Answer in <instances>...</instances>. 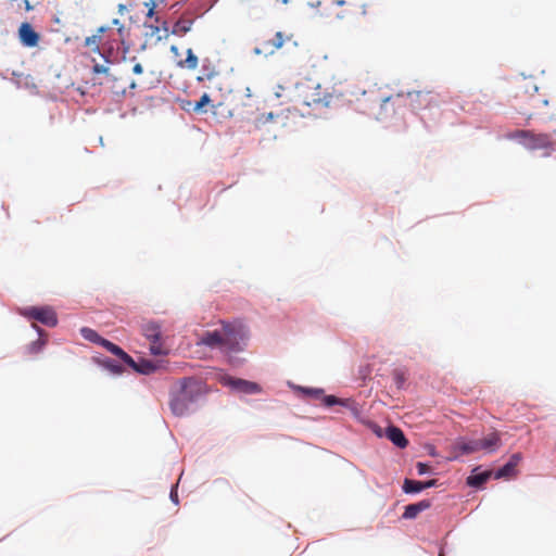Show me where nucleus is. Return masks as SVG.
Masks as SVG:
<instances>
[{
	"label": "nucleus",
	"mask_w": 556,
	"mask_h": 556,
	"mask_svg": "<svg viewBox=\"0 0 556 556\" xmlns=\"http://www.w3.org/2000/svg\"><path fill=\"white\" fill-rule=\"evenodd\" d=\"M437 485V480L432 479L429 481H416L410 479H405L403 484V490L406 493H417L421 492L425 489L432 488Z\"/></svg>",
	"instance_id": "16"
},
{
	"label": "nucleus",
	"mask_w": 556,
	"mask_h": 556,
	"mask_svg": "<svg viewBox=\"0 0 556 556\" xmlns=\"http://www.w3.org/2000/svg\"><path fill=\"white\" fill-rule=\"evenodd\" d=\"M25 8H26L27 11L33 9V7L30 5L28 0H25Z\"/></svg>",
	"instance_id": "44"
},
{
	"label": "nucleus",
	"mask_w": 556,
	"mask_h": 556,
	"mask_svg": "<svg viewBox=\"0 0 556 556\" xmlns=\"http://www.w3.org/2000/svg\"><path fill=\"white\" fill-rule=\"evenodd\" d=\"M222 383L225 386L231 387L233 390H237L242 393L253 394L261 392V388L257 383L251 382L243 379H235L229 376H223L220 379Z\"/></svg>",
	"instance_id": "8"
},
{
	"label": "nucleus",
	"mask_w": 556,
	"mask_h": 556,
	"mask_svg": "<svg viewBox=\"0 0 556 556\" xmlns=\"http://www.w3.org/2000/svg\"><path fill=\"white\" fill-rule=\"evenodd\" d=\"M170 52H173L175 55H178L179 54V49L177 46H172L170 47Z\"/></svg>",
	"instance_id": "41"
},
{
	"label": "nucleus",
	"mask_w": 556,
	"mask_h": 556,
	"mask_svg": "<svg viewBox=\"0 0 556 556\" xmlns=\"http://www.w3.org/2000/svg\"><path fill=\"white\" fill-rule=\"evenodd\" d=\"M152 1L153 0H150L149 2H146L144 5L148 7L149 9L152 8Z\"/></svg>",
	"instance_id": "49"
},
{
	"label": "nucleus",
	"mask_w": 556,
	"mask_h": 556,
	"mask_svg": "<svg viewBox=\"0 0 556 556\" xmlns=\"http://www.w3.org/2000/svg\"><path fill=\"white\" fill-rule=\"evenodd\" d=\"M143 72V67L140 63H136L132 67V73L136 75H140Z\"/></svg>",
	"instance_id": "38"
},
{
	"label": "nucleus",
	"mask_w": 556,
	"mask_h": 556,
	"mask_svg": "<svg viewBox=\"0 0 556 556\" xmlns=\"http://www.w3.org/2000/svg\"><path fill=\"white\" fill-rule=\"evenodd\" d=\"M144 26L149 27L151 29V33L152 35L159 33L161 30V27L157 26V25H148V24H144Z\"/></svg>",
	"instance_id": "40"
},
{
	"label": "nucleus",
	"mask_w": 556,
	"mask_h": 556,
	"mask_svg": "<svg viewBox=\"0 0 556 556\" xmlns=\"http://www.w3.org/2000/svg\"><path fill=\"white\" fill-rule=\"evenodd\" d=\"M215 76V72L210 66V60L205 59L202 64V75L198 77L199 81H202L204 79H212Z\"/></svg>",
	"instance_id": "26"
},
{
	"label": "nucleus",
	"mask_w": 556,
	"mask_h": 556,
	"mask_svg": "<svg viewBox=\"0 0 556 556\" xmlns=\"http://www.w3.org/2000/svg\"><path fill=\"white\" fill-rule=\"evenodd\" d=\"M253 52H254V54H256V55L262 54V50H261L258 47H255V48L253 49Z\"/></svg>",
	"instance_id": "45"
},
{
	"label": "nucleus",
	"mask_w": 556,
	"mask_h": 556,
	"mask_svg": "<svg viewBox=\"0 0 556 556\" xmlns=\"http://www.w3.org/2000/svg\"><path fill=\"white\" fill-rule=\"evenodd\" d=\"M307 397L314 400H320L325 406H332L340 401L333 395H325L321 389H309V388H301L300 389Z\"/></svg>",
	"instance_id": "13"
},
{
	"label": "nucleus",
	"mask_w": 556,
	"mask_h": 556,
	"mask_svg": "<svg viewBox=\"0 0 556 556\" xmlns=\"http://www.w3.org/2000/svg\"><path fill=\"white\" fill-rule=\"evenodd\" d=\"M103 47L106 48L108 50L116 53V56H118V54H119V37L108 40L106 42L103 43Z\"/></svg>",
	"instance_id": "30"
},
{
	"label": "nucleus",
	"mask_w": 556,
	"mask_h": 556,
	"mask_svg": "<svg viewBox=\"0 0 556 556\" xmlns=\"http://www.w3.org/2000/svg\"><path fill=\"white\" fill-rule=\"evenodd\" d=\"M516 99L528 101L530 109L536 110L547 105L548 101L539 93V87L532 77H521L515 84Z\"/></svg>",
	"instance_id": "2"
},
{
	"label": "nucleus",
	"mask_w": 556,
	"mask_h": 556,
	"mask_svg": "<svg viewBox=\"0 0 556 556\" xmlns=\"http://www.w3.org/2000/svg\"><path fill=\"white\" fill-rule=\"evenodd\" d=\"M416 468L419 475H425L430 470V466L425 463H417Z\"/></svg>",
	"instance_id": "35"
},
{
	"label": "nucleus",
	"mask_w": 556,
	"mask_h": 556,
	"mask_svg": "<svg viewBox=\"0 0 556 556\" xmlns=\"http://www.w3.org/2000/svg\"><path fill=\"white\" fill-rule=\"evenodd\" d=\"M192 24H193V21L192 20H185V18H180L178 20L177 22H175V24L173 25V28L170 30V33L173 35H177V36H184L186 35L188 31H190L191 27H192Z\"/></svg>",
	"instance_id": "21"
},
{
	"label": "nucleus",
	"mask_w": 556,
	"mask_h": 556,
	"mask_svg": "<svg viewBox=\"0 0 556 556\" xmlns=\"http://www.w3.org/2000/svg\"><path fill=\"white\" fill-rule=\"evenodd\" d=\"M118 9H119V12H122V11L126 10V5L119 4Z\"/></svg>",
	"instance_id": "50"
},
{
	"label": "nucleus",
	"mask_w": 556,
	"mask_h": 556,
	"mask_svg": "<svg viewBox=\"0 0 556 556\" xmlns=\"http://www.w3.org/2000/svg\"><path fill=\"white\" fill-rule=\"evenodd\" d=\"M106 29H108L106 27H103V26H102V27H100V28L98 29V33H99L98 35L103 34L104 31H106Z\"/></svg>",
	"instance_id": "46"
},
{
	"label": "nucleus",
	"mask_w": 556,
	"mask_h": 556,
	"mask_svg": "<svg viewBox=\"0 0 556 556\" xmlns=\"http://www.w3.org/2000/svg\"><path fill=\"white\" fill-rule=\"evenodd\" d=\"M440 556H443L442 554Z\"/></svg>",
	"instance_id": "53"
},
{
	"label": "nucleus",
	"mask_w": 556,
	"mask_h": 556,
	"mask_svg": "<svg viewBox=\"0 0 556 556\" xmlns=\"http://www.w3.org/2000/svg\"><path fill=\"white\" fill-rule=\"evenodd\" d=\"M80 333L86 340L97 343V344H100V345H101V341L104 340V338L100 337L97 331H94L93 329L88 328V327H83L80 329Z\"/></svg>",
	"instance_id": "23"
},
{
	"label": "nucleus",
	"mask_w": 556,
	"mask_h": 556,
	"mask_svg": "<svg viewBox=\"0 0 556 556\" xmlns=\"http://www.w3.org/2000/svg\"><path fill=\"white\" fill-rule=\"evenodd\" d=\"M402 97H403L402 93H397L396 96H390V97H386V98H377V97H375L374 92H370V93L364 92L363 99L357 100L356 109L362 111L363 113L369 114L371 112V110L374 109V106H376V105L382 106L383 104L388 103L389 101H392L394 99H400Z\"/></svg>",
	"instance_id": "6"
},
{
	"label": "nucleus",
	"mask_w": 556,
	"mask_h": 556,
	"mask_svg": "<svg viewBox=\"0 0 556 556\" xmlns=\"http://www.w3.org/2000/svg\"><path fill=\"white\" fill-rule=\"evenodd\" d=\"M130 46L126 42L124 35L119 37V54L115 58L116 62H123L126 60L127 53L129 52Z\"/></svg>",
	"instance_id": "27"
},
{
	"label": "nucleus",
	"mask_w": 556,
	"mask_h": 556,
	"mask_svg": "<svg viewBox=\"0 0 556 556\" xmlns=\"http://www.w3.org/2000/svg\"><path fill=\"white\" fill-rule=\"evenodd\" d=\"M178 66L194 70L198 66V56L193 53L192 49L187 50V56L184 61L178 62Z\"/></svg>",
	"instance_id": "22"
},
{
	"label": "nucleus",
	"mask_w": 556,
	"mask_h": 556,
	"mask_svg": "<svg viewBox=\"0 0 556 556\" xmlns=\"http://www.w3.org/2000/svg\"><path fill=\"white\" fill-rule=\"evenodd\" d=\"M92 72L94 74H106L109 72V67L102 64H94L92 67Z\"/></svg>",
	"instance_id": "33"
},
{
	"label": "nucleus",
	"mask_w": 556,
	"mask_h": 556,
	"mask_svg": "<svg viewBox=\"0 0 556 556\" xmlns=\"http://www.w3.org/2000/svg\"><path fill=\"white\" fill-rule=\"evenodd\" d=\"M406 99L408 101V106L413 111H420L438 105L435 94L428 90L408 91L406 93Z\"/></svg>",
	"instance_id": "4"
},
{
	"label": "nucleus",
	"mask_w": 556,
	"mask_h": 556,
	"mask_svg": "<svg viewBox=\"0 0 556 556\" xmlns=\"http://www.w3.org/2000/svg\"><path fill=\"white\" fill-rule=\"evenodd\" d=\"M369 427H370V429L372 430V432H374L377 437H379V438L383 437V430H382V428H381V427H379L377 424L370 422V424H369Z\"/></svg>",
	"instance_id": "36"
},
{
	"label": "nucleus",
	"mask_w": 556,
	"mask_h": 556,
	"mask_svg": "<svg viewBox=\"0 0 556 556\" xmlns=\"http://www.w3.org/2000/svg\"><path fill=\"white\" fill-rule=\"evenodd\" d=\"M265 45H270L274 47V49L269 52V54H273L275 52L276 49H280L283 45V37H282V33L281 31H277L275 34V37L274 39L265 42Z\"/></svg>",
	"instance_id": "28"
},
{
	"label": "nucleus",
	"mask_w": 556,
	"mask_h": 556,
	"mask_svg": "<svg viewBox=\"0 0 556 556\" xmlns=\"http://www.w3.org/2000/svg\"><path fill=\"white\" fill-rule=\"evenodd\" d=\"M522 456L520 453L513 454L507 464H505L502 468H500L495 475V479L506 478L515 476L516 467L520 463Z\"/></svg>",
	"instance_id": "14"
},
{
	"label": "nucleus",
	"mask_w": 556,
	"mask_h": 556,
	"mask_svg": "<svg viewBox=\"0 0 556 556\" xmlns=\"http://www.w3.org/2000/svg\"><path fill=\"white\" fill-rule=\"evenodd\" d=\"M101 345L104 349H106L110 353L119 357L128 366L136 367L135 361L126 352H124L118 345L114 344L113 342H111L106 339L101 341Z\"/></svg>",
	"instance_id": "15"
},
{
	"label": "nucleus",
	"mask_w": 556,
	"mask_h": 556,
	"mask_svg": "<svg viewBox=\"0 0 556 556\" xmlns=\"http://www.w3.org/2000/svg\"><path fill=\"white\" fill-rule=\"evenodd\" d=\"M170 497H172V500H173L174 502H176V503L178 502V497H177V492H176V491H173V490H172V492H170Z\"/></svg>",
	"instance_id": "42"
},
{
	"label": "nucleus",
	"mask_w": 556,
	"mask_h": 556,
	"mask_svg": "<svg viewBox=\"0 0 556 556\" xmlns=\"http://www.w3.org/2000/svg\"><path fill=\"white\" fill-rule=\"evenodd\" d=\"M38 331H39L40 338H38L36 341L31 342L27 346V351H28L29 354H37V353H39L41 351V349L46 344V340L41 338L42 331L40 329H38Z\"/></svg>",
	"instance_id": "25"
},
{
	"label": "nucleus",
	"mask_w": 556,
	"mask_h": 556,
	"mask_svg": "<svg viewBox=\"0 0 556 556\" xmlns=\"http://www.w3.org/2000/svg\"><path fill=\"white\" fill-rule=\"evenodd\" d=\"M282 2H283V3H287V2H288V0H282Z\"/></svg>",
	"instance_id": "52"
},
{
	"label": "nucleus",
	"mask_w": 556,
	"mask_h": 556,
	"mask_svg": "<svg viewBox=\"0 0 556 556\" xmlns=\"http://www.w3.org/2000/svg\"><path fill=\"white\" fill-rule=\"evenodd\" d=\"M18 36L21 43L27 48H34L39 42V34L27 22L21 24L18 28Z\"/></svg>",
	"instance_id": "9"
},
{
	"label": "nucleus",
	"mask_w": 556,
	"mask_h": 556,
	"mask_svg": "<svg viewBox=\"0 0 556 556\" xmlns=\"http://www.w3.org/2000/svg\"><path fill=\"white\" fill-rule=\"evenodd\" d=\"M129 88H130V89H136V88H137V84H136V81H134V80H132V81L130 83V85H129Z\"/></svg>",
	"instance_id": "48"
},
{
	"label": "nucleus",
	"mask_w": 556,
	"mask_h": 556,
	"mask_svg": "<svg viewBox=\"0 0 556 556\" xmlns=\"http://www.w3.org/2000/svg\"><path fill=\"white\" fill-rule=\"evenodd\" d=\"M143 334L144 337L151 342V352L154 355H162L165 354L166 351L160 343L161 339V328L155 323H148L143 326Z\"/></svg>",
	"instance_id": "7"
},
{
	"label": "nucleus",
	"mask_w": 556,
	"mask_h": 556,
	"mask_svg": "<svg viewBox=\"0 0 556 556\" xmlns=\"http://www.w3.org/2000/svg\"><path fill=\"white\" fill-rule=\"evenodd\" d=\"M431 506V502L429 500H422L415 504H409L405 507V510L403 513V518L405 519H414L416 518L421 511L428 509Z\"/></svg>",
	"instance_id": "17"
},
{
	"label": "nucleus",
	"mask_w": 556,
	"mask_h": 556,
	"mask_svg": "<svg viewBox=\"0 0 556 556\" xmlns=\"http://www.w3.org/2000/svg\"><path fill=\"white\" fill-rule=\"evenodd\" d=\"M160 27H161V29L165 30L166 33L168 31V23L166 21H164L162 23V26H160Z\"/></svg>",
	"instance_id": "43"
},
{
	"label": "nucleus",
	"mask_w": 556,
	"mask_h": 556,
	"mask_svg": "<svg viewBox=\"0 0 556 556\" xmlns=\"http://www.w3.org/2000/svg\"><path fill=\"white\" fill-rule=\"evenodd\" d=\"M314 102L319 103L321 102V99H314Z\"/></svg>",
	"instance_id": "51"
},
{
	"label": "nucleus",
	"mask_w": 556,
	"mask_h": 556,
	"mask_svg": "<svg viewBox=\"0 0 556 556\" xmlns=\"http://www.w3.org/2000/svg\"><path fill=\"white\" fill-rule=\"evenodd\" d=\"M211 102V98L207 93H203L201 98L194 103L193 111L202 112L203 108Z\"/></svg>",
	"instance_id": "29"
},
{
	"label": "nucleus",
	"mask_w": 556,
	"mask_h": 556,
	"mask_svg": "<svg viewBox=\"0 0 556 556\" xmlns=\"http://www.w3.org/2000/svg\"><path fill=\"white\" fill-rule=\"evenodd\" d=\"M24 315L48 327H54L58 324L56 314L51 307H29L25 309Z\"/></svg>",
	"instance_id": "5"
},
{
	"label": "nucleus",
	"mask_w": 556,
	"mask_h": 556,
	"mask_svg": "<svg viewBox=\"0 0 556 556\" xmlns=\"http://www.w3.org/2000/svg\"><path fill=\"white\" fill-rule=\"evenodd\" d=\"M94 51H97L100 56L104 60L105 63L108 64H113V63H117L115 58H116V53L108 50L106 48H104L102 46V48H100L99 46H97V48L94 49Z\"/></svg>",
	"instance_id": "24"
},
{
	"label": "nucleus",
	"mask_w": 556,
	"mask_h": 556,
	"mask_svg": "<svg viewBox=\"0 0 556 556\" xmlns=\"http://www.w3.org/2000/svg\"><path fill=\"white\" fill-rule=\"evenodd\" d=\"M205 393L202 381L194 378L180 380L177 390L170 394L169 408L175 416H184L192 403Z\"/></svg>",
	"instance_id": "1"
},
{
	"label": "nucleus",
	"mask_w": 556,
	"mask_h": 556,
	"mask_svg": "<svg viewBox=\"0 0 556 556\" xmlns=\"http://www.w3.org/2000/svg\"><path fill=\"white\" fill-rule=\"evenodd\" d=\"M113 25L117 26V34L119 37L124 35V25L119 22L118 18L113 20Z\"/></svg>",
	"instance_id": "37"
},
{
	"label": "nucleus",
	"mask_w": 556,
	"mask_h": 556,
	"mask_svg": "<svg viewBox=\"0 0 556 556\" xmlns=\"http://www.w3.org/2000/svg\"><path fill=\"white\" fill-rule=\"evenodd\" d=\"M100 41H101L100 35H92V36L86 38L85 43H86V46H91V45L99 43Z\"/></svg>",
	"instance_id": "34"
},
{
	"label": "nucleus",
	"mask_w": 556,
	"mask_h": 556,
	"mask_svg": "<svg viewBox=\"0 0 556 556\" xmlns=\"http://www.w3.org/2000/svg\"><path fill=\"white\" fill-rule=\"evenodd\" d=\"M455 452L460 455H467L479 452L478 440L464 441L458 440L454 445Z\"/></svg>",
	"instance_id": "19"
},
{
	"label": "nucleus",
	"mask_w": 556,
	"mask_h": 556,
	"mask_svg": "<svg viewBox=\"0 0 556 556\" xmlns=\"http://www.w3.org/2000/svg\"><path fill=\"white\" fill-rule=\"evenodd\" d=\"M333 3H336L337 5H343L345 3V1L344 0H337Z\"/></svg>",
	"instance_id": "47"
},
{
	"label": "nucleus",
	"mask_w": 556,
	"mask_h": 556,
	"mask_svg": "<svg viewBox=\"0 0 556 556\" xmlns=\"http://www.w3.org/2000/svg\"><path fill=\"white\" fill-rule=\"evenodd\" d=\"M135 370L141 372V374H150L154 371L155 366L150 362H144L140 367L136 364V367H132Z\"/></svg>",
	"instance_id": "31"
},
{
	"label": "nucleus",
	"mask_w": 556,
	"mask_h": 556,
	"mask_svg": "<svg viewBox=\"0 0 556 556\" xmlns=\"http://www.w3.org/2000/svg\"><path fill=\"white\" fill-rule=\"evenodd\" d=\"M103 366L105 368H108L110 371L114 372V374H119L122 372V366L121 365H117L115 364L114 362H112L111 359H105L103 362Z\"/></svg>",
	"instance_id": "32"
},
{
	"label": "nucleus",
	"mask_w": 556,
	"mask_h": 556,
	"mask_svg": "<svg viewBox=\"0 0 556 556\" xmlns=\"http://www.w3.org/2000/svg\"><path fill=\"white\" fill-rule=\"evenodd\" d=\"M386 435L394 445H396L401 448L406 447L408 444V441L404 437L403 431L397 427H394V426L388 427L387 431H386Z\"/></svg>",
	"instance_id": "18"
},
{
	"label": "nucleus",
	"mask_w": 556,
	"mask_h": 556,
	"mask_svg": "<svg viewBox=\"0 0 556 556\" xmlns=\"http://www.w3.org/2000/svg\"><path fill=\"white\" fill-rule=\"evenodd\" d=\"M479 451H484L488 454L496 452L502 446V438L498 431H493L482 439H477Z\"/></svg>",
	"instance_id": "10"
},
{
	"label": "nucleus",
	"mask_w": 556,
	"mask_h": 556,
	"mask_svg": "<svg viewBox=\"0 0 556 556\" xmlns=\"http://www.w3.org/2000/svg\"><path fill=\"white\" fill-rule=\"evenodd\" d=\"M225 351H233L238 346V332L233 326L224 324L220 330Z\"/></svg>",
	"instance_id": "11"
},
{
	"label": "nucleus",
	"mask_w": 556,
	"mask_h": 556,
	"mask_svg": "<svg viewBox=\"0 0 556 556\" xmlns=\"http://www.w3.org/2000/svg\"><path fill=\"white\" fill-rule=\"evenodd\" d=\"M510 137L529 150H544L553 147V138L548 134L516 130Z\"/></svg>",
	"instance_id": "3"
},
{
	"label": "nucleus",
	"mask_w": 556,
	"mask_h": 556,
	"mask_svg": "<svg viewBox=\"0 0 556 556\" xmlns=\"http://www.w3.org/2000/svg\"><path fill=\"white\" fill-rule=\"evenodd\" d=\"M491 476H492V471L491 470H486V471H483V472L470 475L467 478V484L470 485V486H473V488H479L483 483H485L491 478Z\"/></svg>",
	"instance_id": "20"
},
{
	"label": "nucleus",
	"mask_w": 556,
	"mask_h": 556,
	"mask_svg": "<svg viewBox=\"0 0 556 556\" xmlns=\"http://www.w3.org/2000/svg\"><path fill=\"white\" fill-rule=\"evenodd\" d=\"M155 8H156V3L154 1H152V8H150L148 10V13H147V17L151 18L154 16L155 14Z\"/></svg>",
	"instance_id": "39"
},
{
	"label": "nucleus",
	"mask_w": 556,
	"mask_h": 556,
	"mask_svg": "<svg viewBox=\"0 0 556 556\" xmlns=\"http://www.w3.org/2000/svg\"><path fill=\"white\" fill-rule=\"evenodd\" d=\"M199 344L206 345L211 349H219L225 351L220 330L204 332L200 338Z\"/></svg>",
	"instance_id": "12"
}]
</instances>
